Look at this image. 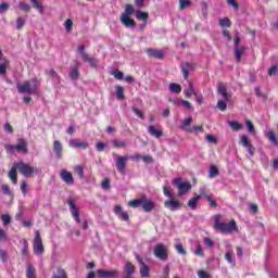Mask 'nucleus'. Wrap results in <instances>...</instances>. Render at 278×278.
Segmentation results:
<instances>
[{
    "label": "nucleus",
    "mask_w": 278,
    "mask_h": 278,
    "mask_svg": "<svg viewBox=\"0 0 278 278\" xmlns=\"http://www.w3.org/2000/svg\"><path fill=\"white\" fill-rule=\"evenodd\" d=\"M40 85L38 84V79L33 78L30 80H26L23 84L17 85V92L20 94H38V87Z\"/></svg>",
    "instance_id": "obj_1"
},
{
    "label": "nucleus",
    "mask_w": 278,
    "mask_h": 278,
    "mask_svg": "<svg viewBox=\"0 0 278 278\" xmlns=\"http://www.w3.org/2000/svg\"><path fill=\"white\" fill-rule=\"evenodd\" d=\"M214 228L222 231V233H232V231H238L236 219H231L229 224H223L220 223V215L215 216Z\"/></svg>",
    "instance_id": "obj_2"
},
{
    "label": "nucleus",
    "mask_w": 278,
    "mask_h": 278,
    "mask_svg": "<svg viewBox=\"0 0 278 278\" xmlns=\"http://www.w3.org/2000/svg\"><path fill=\"white\" fill-rule=\"evenodd\" d=\"M4 149L7 153H24V155H27L29 153V149L27 148V141L25 139H17V144H5Z\"/></svg>",
    "instance_id": "obj_3"
},
{
    "label": "nucleus",
    "mask_w": 278,
    "mask_h": 278,
    "mask_svg": "<svg viewBox=\"0 0 278 278\" xmlns=\"http://www.w3.org/2000/svg\"><path fill=\"white\" fill-rule=\"evenodd\" d=\"M163 193L165 197H168V200L164 202L165 207L167 210H170L172 212H177V210L181 207V203L173 198V192H170V189H168V187H163Z\"/></svg>",
    "instance_id": "obj_4"
},
{
    "label": "nucleus",
    "mask_w": 278,
    "mask_h": 278,
    "mask_svg": "<svg viewBox=\"0 0 278 278\" xmlns=\"http://www.w3.org/2000/svg\"><path fill=\"white\" fill-rule=\"evenodd\" d=\"M173 185L178 188V195L184 197L192 190V185L189 181L184 180L182 178H176L173 180Z\"/></svg>",
    "instance_id": "obj_5"
},
{
    "label": "nucleus",
    "mask_w": 278,
    "mask_h": 278,
    "mask_svg": "<svg viewBox=\"0 0 278 278\" xmlns=\"http://www.w3.org/2000/svg\"><path fill=\"white\" fill-rule=\"evenodd\" d=\"M33 252L35 255H42V253H45V245L42 244V238L40 237V230L35 231V238L33 241Z\"/></svg>",
    "instance_id": "obj_6"
},
{
    "label": "nucleus",
    "mask_w": 278,
    "mask_h": 278,
    "mask_svg": "<svg viewBox=\"0 0 278 278\" xmlns=\"http://www.w3.org/2000/svg\"><path fill=\"white\" fill-rule=\"evenodd\" d=\"M154 256L161 262H166L168 260V248L166 245L159 243L154 248Z\"/></svg>",
    "instance_id": "obj_7"
},
{
    "label": "nucleus",
    "mask_w": 278,
    "mask_h": 278,
    "mask_svg": "<svg viewBox=\"0 0 278 278\" xmlns=\"http://www.w3.org/2000/svg\"><path fill=\"white\" fill-rule=\"evenodd\" d=\"M127 160H129V155L127 154L123 156H118V155L116 156L115 165L118 173H121V175H125L126 173Z\"/></svg>",
    "instance_id": "obj_8"
},
{
    "label": "nucleus",
    "mask_w": 278,
    "mask_h": 278,
    "mask_svg": "<svg viewBox=\"0 0 278 278\" xmlns=\"http://www.w3.org/2000/svg\"><path fill=\"white\" fill-rule=\"evenodd\" d=\"M15 166L24 177H31V175H34V167L27 165L24 162H20L15 164Z\"/></svg>",
    "instance_id": "obj_9"
},
{
    "label": "nucleus",
    "mask_w": 278,
    "mask_h": 278,
    "mask_svg": "<svg viewBox=\"0 0 278 278\" xmlns=\"http://www.w3.org/2000/svg\"><path fill=\"white\" fill-rule=\"evenodd\" d=\"M97 278H116L118 277L119 273L117 269H98L96 271Z\"/></svg>",
    "instance_id": "obj_10"
},
{
    "label": "nucleus",
    "mask_w": 278,
    "mask_h": 278,
    "mask_svg": "<svg viewBox=\"0 0 278 278\" xmlns=\"http://www.w3.org/2000/svg\"><path fill=\"white\" fill-rule=\"evenodd\" d=\"M67 204L70 206L74 220H76V223L79 225L81 223V218H79V210L75 205V200H73L72 198L67 199Z\"/></svg>",
    "instance_id": "obj_11"
},
{
    "label": "nucleus",
    "mask_w": 278,
    "mask_h": 278,
    "mask_svg": "<svg viewBox=\"0 0 278 278\" xmlns=\"http://www.w3.org/2000/svg\"><path fill=\"white\" fill-rule=\"evenodd\" d=\"M240 144L247 149L250 155H255V148L253 144H251V141H249V137H247V135L241 136Z\"/></svg>",
    "instance_id": "obj_12"
},
{
    "label": "nucleus",
    "mask_w": 278,
    "mask_h": 278,
    "mask_svg": "<svg viewBox=\"0 0 278 278\" xmlns=\"http://www.w3.org/2000/svg\"><path fill=\"white\" fill-rule=\"evenodd\" d=\"M63 151H64V147L62 146V142H60V140H54L53 153H54L55 160H62Z\"/></svg>",
    "instance_id": "obj_13"
},
{
    "label": "nucleus",
    "mask_w": 278,
    "mask_h": 278,
    "mask_svg": "<svg viewBox=\"0 0 278 278\" xmlns=\"http://www.w3.org/2000/svg\"><path fill=\"white\" fill-rule=\"evenodd\" d=\"M68 147L72 149H88L90 147V143L88 141H79L77 139H71L68 141Z\"/></svg>",
    "instance_id": "obj_14"
},
{
    "label": "nucleus",
    "mask_w": 278,
    "mask_h": 278,
    "mask_svg": "<svg viewBox=\"0 0 278 278\" xmlns=\"http://www.w3.org/2000/svg\"><path fill=\"white\" fill-rule=\"evenodd\" d=\"M61 179L67 184L68 186H73L75 184V179L73 178V174L66 169L61 170Z\"/></svg>",
    "instance_id": "obj_15"
},
{
    "label": "nucleus",
    "mask_w": 278,
    "mask_h": 278,
    "mask_svg": "<svg viewBox=\"0 0 278 278\" xmlns=\"http://www.w3.org/2000/svg\"><path fill=\"white\" fill-rule=\"evenodd\" d=\"M137 262H138V264L141 265V267H140L141 277L142 278L149 277L150 269H149V266L147 265V263H144V261H142V258L140 256H137Z\"/></svg>",
    "instance_id": "obj_16"
},
{
    "label": "nucleus",
    "mask_w": 278,
    "mask_h": 278,
    "mask_svg": "<svg viewBox=\"0 0 278 278\" xmlns=\"http://www.w3.org/2000/svg\"><path fill=\"white\" fill-rule=\"evenodd\" d=\"M121 23L128 29L136 27V21H134L129 15H122Z\"/></svg>",
    "instance_id": "obj_17"
},
{
    "label": "nucleus",
    "mask_w": 278,
    "mask_h": 278,
    "mask_svg": "<svg viewBox=\"0 0 278 278\" xmlns=\"http://www.w3.org/2000/svg\"><path fill=\"white\" fill-rule=\"evenodd\" d=\"M142 210L146 212H153L155 210V202L151 201L147 197H143V202H142Z\"/></svg>",
    "instance_id": "obj_18"
},
{
    "label": "nucleus",
    "mask_w": 278,
    "mask_h": 278,
    "mask_svg": "<svg viewBox=\"0 0 278 278\" xmlns=\"http://www.w3.org/2000/svg\"><path fill=\"white\" fill-rule=\"evenodd\" d=\"M148 55L150 58H156V60H163L164 59V51L163 50H156V49H148Z\"/></svg>",
    "instance_id": "obj_19"
},
{
    "label": "nucleus",
    "mask_w": 278,
    "mask_h": 278,
    "mask_svg": "<svg viewBox=\"0 0 278 278\" xmlns=\"http://www.w3.org/2000/svg\"><path fill=\"white\" fill-rule=\"evenodd\" d=\"M1 190H2V194H5L7 197H9L10 203H12V201H14V191L10 189V186L3 184L1 186Z\"/></svg>",
    "instance_id": "obj_20"
},
{
    "label": "nucleus",
    "mask_w": 278,
    "mask_h": 278,
    "mask_svg": "<svg viewBox=\"0 0 278 278\" xmlns=\"http://www.w3.org/2000/svg\"><path fill=\"white\" fill-rule=\"evenodd\" d=\"M114 212L117 216H119V218H122V220H129V214L123 211V207H121V205L115 206Z\"/></svg>",
    "instance_id": "obj_21"
},
{
    "label": "nucleus",
    "mask_w": 278,
    "mask_h": 278,
    "mask_svg": "<svg viewBox=\"0 0 278 278\" xmlns=\"http://www.w3.org/2000/svg\"><path fill=\"white\" fill-rule=\"evenodd\" d=\"M247 47L235 48V60L236 62H242V55H244Z\"/></svg>",
    "instance_id": "obj_22"
},
{
    "label": "nucleus",
    "mask_w": 278,
    "mask_h": 278,
    "mask_svg": "<svg viewBox=\"0 0 278 278\" xmlns=\"http://www.w3.org/2000/svg\"><path fill=\"white\" fill-rule=\"evenodd\" d=\"M16 170H18V167H16V165H14L10 170H9V178L11 179V181L16 185L18 184V177L16 176Z\"/></svg>",
    "instance_id": "obj_23"
},
{
    "label": "nucleus",
    "mask_w": 278,
    "mask_h": 278,
    "mask_svg": "<svg viewBox=\"0 0 278 278\" xmlns=\"http://www.w3.org/2000/svg\"><path fill=\"white\" fill-rule=\"evenodd\" d=\"M22 243V250H21V255L22 257H27V255H29V242H27V240H21L20 241Z\"/></svg>",
    "instance_id": "obj_24"
},
{
    "label": "nucleus",
    "mask_w": 278,
    "mask_h": 278,
    "mask_svg": "<svg viewBox=\"0 0 278 278\" xmlns=\"http://www.w3.org/2000/svg\"><path fill=\"white\" fill-rule=\"evenodd\" d=\"M148 132L154 138H162V136H164V132L162 130H157L153 125L149 126Z\"/></svg>",
    "instance_id": "obj_25"
},
{
    "label": "nucleus",
    "mask_w": 278,
    "mask_h": 278,
    "mask_svg": "<svg viewBox=\"0 0 278 278\" xmlns=\"http://www.w3.org/2000/svg\"><path fill=\"white\" fill-rule=\"evenodd\" d=\"M144 201V197H141L140 199H135L128 202L129 207H142V203Z\"/></svg>",
    "instance_id": "obj_26"
},
{
    "label": "nucleus",
    "mask_w": 278,
    "mask_h": 278,
    "mask_svg": "<svg viewBox=\"0 0 278 278\" xmlns=\"http://www.w3.org/2000/svg\"><path fill=\"white\" fill-rule=\"evenodd\" d=\"M26 278H36V267L31 264L26 267Z\"/></svg>",
    "instance_id": "obj_27"
},
{
    "label": "nucleus",
    "mask_w": 278,
    "mask_h": 278,
    "mask_svg": "<svg viewBox=\"0 0 278 278\" xmlns=\"http://www.w3.org/2000/svg\"><path fill=\"white\" fill-rule=\"evenodd\" d=\"M175 249L179 255H186V249H184L180 239H176Z\"/></svg>",
    "instance_id": "obj_28"
},
{
    "label": "nucleus",
    "mask_w": 278,
    "mask_h": 278,
    "mask_svg": "<svg viewBox=\"0 0 278 278\" xmlns=\"http://www.w3.org/2000/svg\"><path fill=\"white\" fill-rule=\"evenodd\" d=\"M199 199H201V195L195 194L189 200L188 206L190 207V210H197V203H199Z\"/></svg>",
    "instance_id": "obj_29"
},
{
    "label": "nucleus",
    "mask_w": 278,
    "mask_h": 278,
    "mask_svg": "<svg viewBox=\"0 0 278 278\" xmlns=\"http://www.w3.org/2000/svg\"><path fill=\"white\" fill-rule=\"evenodd\" d=\"M52 278H68V275L66 274V270H64V268L59 267L56 269V273L52 275Z\"/></svg>",
    "instance_id": "obj_30"
},
{
    "label": "nucleus",
    "mask_w": 278,
    "mask_h": 278,
    "mask_svg": "<svg viewBox=\"0 0 278 278\" xmlns=\"http://www.w3.org/2000/svg\"><path fill=\"white\" fill-rule=\"evenodd\" d=\"M218 93L225 99V101H229V93H227V88L223 86V84L218 85Z\"/></svg>",
    "instance_id": "obj_31"
},
{
    "label": "nucleus",
    "mask_w": 278,
    "mask_h": 278,
    "mask_svg": "<svg viewBox=\"0 0 278 278\" xmlns=\"http://www.w3.org/2000/svg\"><path fill=\"white\" fill-rule=\"evenodd\" d=\"M136 17L138 18V21H143V23H147L149 21V13L136 11Z\"/></svg>",
    "instance_id": "obj_32"
},
{
    "label": "nucleus",
    "mask_w": 278,
    "mask_h": 278,
    "mask_svg": "<svg viewBox=\"0 0 278 278\" xmlns=\"http://www.w3.org/2000/svg\"><path fill=\"white\" fill-rule=\"evenodd\" d=\"M193 93H194V84L192 81H189L188 88L185 89V96L187 99H190Z\"/></svg>",
    "instance_id": "obj_33"
},
{
    "label": "nucleus",
    "mask_w": 278,
    "mask_h": 278,
    "mask_svg": "<svg viewBox=\"0 0 278 278\" xmlns=\"http://www.w3.org/2000/svg\"><path fill=\"white\" fill-rule=\"evenodd\" d=\"M169 90L174 94H179L181 92V85H179L177 83H172V84H169Z\"/></svg>",
    "instance_id": "obj_34"
},
{
    "label": "nucleus",
    "mask_w": 278,
    "mask_h": 278,
    "mask_svg": "<svg viewBox=\"0 0 278 278\" xmlns=\"http://www.w3.org/2000/svg\"><path fill=\"white\" fill-rule=\"evenodd\" d=\"M33 8H35V10H38L39 14H43L45 13V7H42V4H40V2H38V0H29Z\"/></svg>",
    "instance_id": "obj_35"
},
{
    "label": "nucleus",
    "mask_w": 278,
    "mask_h": 278,
    "mask_svg": "<svg viewBox=\"0 0 278 278\" xmlns=\"http://www.w3.org/2000/svg\"><path fill=\"white\" fill-rule=\"evenodd\" d=\"M218 175H219L218 167H216L215 165H211L208 169L210 179H214V177H218Z\"/></svg>",
    "instance_id": "obj_36"
},
{
    "label": "nucleus",
    "mask_w": 278,
    "mask_h": 278,
    "mask_svg": "<svg viewBox=\"0 0 278 278\" xmlns=\"http://www.w3.org/2000/svg\"><path fill=\"white\" fill-rule=\"evenodd\" d=\"M115 89H116V98L119 101H123V99H125V89H123V87H121L119 85H117Z\"/></svg>",
    "instance_id": "obj_37"
},
{
    "label": "nucleus",
    "mask_w": 278,
    "mask_h": 278,
    "mask_svg": "<svg viewBox=\"0 0 278 278\" xmlns=\"http://www.w3.org/2000/svg\"><path fill=\"white\" fill-rule=\"evenodd\" d=\"M48 75H50V77H52L54 84H59L60 83V75H58V72L54 70H50L48 72Z\"/></svg>",
    "instance_id": "obj_38"
},
{
    "label": "nucleus",
    "mask_w": 278,
    "mask_h": 278,
    "mask_svg": "<svg viewBox=\"0 0 278 278\" xmlns=\"http://www.w3.org/2000/svg\"><path fill=\"white\" fill-rule=\"evenodd\" d=\"M229 127H231V129H235L236 131H240V129H242V124L236 122V121H230L228 122Z\"/></svg>",
    "instance_id": "obj_39"
},
{
    "label": "nucleus",
    "mask_w": 278,
    "mask_h": 278,
    "mask_svg": "<svg viewBox=\"0 0 278 278\" xmlns=\"http://www.w3.org/2000/svg\"><path fill=\"white\" fill-rule=\"evenodd\" d=\"M112 144L115 149H125V147H127V142L119 140H113Z\"/></svg>",
    "instance_id": "obj_40"
},
{
    "label": "nucleus",
    "mask_w": 278,
    "mask_h": 278,
    "mask_svg": "<svg viewBox=\"0 0 278 278\" xmlns=\"http://www.w3.org/2000/svg\"><path fill=\"white\" fill-rule=\"evenodd\" d=\"M192 2L190 0H179V10H186V8H190Z\"/></svg>",
    "instance_id": "obj_41"
},
{
    "label": "nucleus",
    "mask_w": 278,
    "mask_h": 278,
    "mask_svg": "<svg viewBox=\"0 0 278 278\" xmlns=\"http://www.w3.org/2000/svg\"><path fill=\"white\" fill-rule=\"evenodd\" d=\"M134 12H136V9H134L131 4H126L125 12L122 15L131 16V14H134Z\"/></svg>",
    "instance_id": "obj_42"
},
{
    "label": "nucleus",
    "mask_w": 278,
    "mask_h": 278,
    "mask_svg": "<svg viewBox=\"0 0 278 278\" xmlns=\"http://www.w3.org/2000/svg\"><path fill=\"white\" fill-rule=\"evenodd\" d=\"M219 25L220 27H231V20H229L228 17H224L219 20Z\"/></svg>",
    "instance_id": "obj_43"
},
{
    "label": "nucleus",
    "mask_w": 278,
    "mask_h": 278,
    "mask_svg": "<svg viewBox=\"0 0 278 278\" xmlns=\"http://www.w3.org/2000/svg\"><path fill=\"white\" fill-rule=\"evenodd\" d=\"M65 30L71 34L73 31V20L68 18L64 23Z\"/></svg>",
    "instance_id": "obj_44"
},
{
    "label": "nucleus",
    "mask_w": 278,
    "mask_h": 278,
    "mask_svg": "<svg viewBox=\"0 0 278 278\" xmlns=\"http://www.w3.org/2000/svg\"><path fill=\"white\" fill-rule=\"evenodd\" d=\"M18 8L24 12H29L31 10V7L27 2H23V1L18 3Z\"/></svg>",
    "instance_id": "obj_45"
},
{
    "label": "nucleus",
    "mask_w": 278,
    "mask_h": 278,
    "mask_svg": "<svg viewBox=\"0 0 278 278\" xmlns=\"http://www.w3.org/2000/svg\"><path fill=\"white\" fill-rule=\"evenodd\" d=\"M112 75L115 77V79H118V80L125 79V74L118 70L113 71Z\"/></svg>",
    "instance_id": "obj_46"
},
{
    "label": "nucleus",
    "mask_w": 278,
    "mask_h": 278,
    "mask_svg": "<svg viewBox=\"0 0 278 278\" xmlns=\"http://www.w3.org/2000/svg\"><path fill=\"white\" fill-rule=\"evenodd\" d=\"M189 75H190V64H186L182 66V77L185 79H188Z\"/></svg>",
    "instance_id": "obj_47"
},
{
    "label": "nucleus",
    "mask_w": 278,
    "mask_h": 278,
    "mask_svg": "<svg viewBox=\"0 0 278 278\" xmlns=\"http://www.w3.org/2000/svg\"><path fill=\"white\" fill-rule=\"evenodd\" d=\"M71 79H78L79 77V70L77 67H73L70 72Z\"/></svg>",
    "instance_id": "obj_48"
},
{
    "label": "nucleus",
    "mask_w": 278,
    "mask_h": 278,
    "mask_svg": "<svg viewBox=\"0 0 278 278\" xmlns=\"http://www.w3.org/2000/svg\"><path fill=\"white\" fill-rule=\"evenodd\" d=\"M267 137L273 142V144H277V136L275 132H273V130L268 129Z\"/></svg>",
    "instance_id": "obj_49"
},
{
    "label": "nucleus",
    "mask_w": 278,
    "mask_h": 278,
    "mask_svg": "<svg viewBox=\"0 0 278 278\" xmlns=\"http://www.w3.org/2000/svg\"><path fill=\"white\" fill-rule=\"evenodd\" d=\"M1 220L3 222L4 226H8L12 223V217H10L8 214H3L1 215Z\"/></svg>",
    "instance_id": "obj_50"
},
{
    "label": "nucleus",
    "mask_w": 278,
    "mask_h": 278,
    "mask_svg": "<svg viewBox=\"0 0 278 278\" xmlns=\"http://www.w3.org/2000/svg\"><path fill=\"white\" fill-rule=\"evenodd\" d=\"M225 260H227L228 264H232V266H236V261H233V255L231 252H226Z\"/></svg>",
    "instance_id": "obj_51"
},
{
    "label": "nucleus",
    "mask_w": 278,
    "mask_h": 278,
    "mask_svg": "<svg viewBox=\"0 0 278 278\" xmlns=\"http://www.w3.org/2000/svg\"><path fill=\"white\" fill-rule=\"evenodd\" d=\"M245 126L248 127L249 134H255V126H253L251 121H245Z\"/></svg>",
    "instance_id": "obj_52"
},
{
    "label": "nucleus",
    "mask_w": 278,
    "mask_h": 278,
    "mask_svg": "<svg viewBox=\"0 0 278 278\" xmlns=\"http://www.w3.org/2000/svg\"><path fill=\"white\" fill-rule=\"evenodd\" d=\"M22 27H25V18L24 17H17V20H16V29H21Z\"/></svg>",
    "instance_id": "obj_53"
},
{
    "label": "nucleus",
    "mask_w": 278,
    "mask_h": 278,
    "mask_svg": "<svg viewBox=\"0 0 278 278\" xmlns=\"http://www.w3.org/2000/svg\"><path fill=\"white\" fill-rule=\"evenodd\" d=\"M0 260L3 262V264H8V252L0 250Z\"/></svg>",
    "instance_id": "obj_54"
},
{
    "label": "nucleus",
    "mask_w": 278,
    "mask_h": 278,
    "mask_svg": "<svg viewBox=\"0 0 278 278\" xmlns=\"http://www.w3.org/2000/svg\"><path fill=\"white\" fill-rule=\"evenodd\" d=\"M217 108L220 112H225V110H227V103L223 100H218Z\"/></svg>",
    "instance_id": "obj_55"
},
{
    "label": "nucleus",
    "mask_w": 278,
    "mask_h": 278,
    "mask_svg": "<svg viewBox=\"0 0 278 278\" xmlns=\"http://www.w3.org/2000/svg\"><path fill=\"white\" fill-rule=\"evenodd\" d=\"M8 10H10V4L2 2L0 4V14H5V12H8Z\"/></svg>",
    "instance_id": "obj_56"
},
{
    "label": "nucleus",
    "mask_w": 278,
    "mask_h": 278,
    "mask_svg": "<svg viewBox=\"0 0 278 278\" xmlns=\"http://www.w3.org/2000/svg\"><path fill=\"white\" fill-rule=\"evenodd\" d=\"M83 60L85 62H88L90 64V66H96L94 59L90 58V55L84 54V59Z\"/></svg>",
    "instance_id": "obj_57"
},
{
    "label": "nucleus",
    "mask_w": 278,
    "mask_h": 278,
    "mask_svg": "<svg viewBox=\"0 0 278 278\" xmlns=\"http://www.w3.org/2000/svg\"><path fill=\"white\" fill-rule=\"evenodd\" d=\"M190 134H199V131H203V126H193L191 129H187Z\"/></svg>",
    "instance_id": "obj_58"
},
{
    "label": "nucleus",
    "mask_w": 278,
    "mask_h": 278,
    "mask_svg": "<svg viewBox=\"0 0 278 278\" xmlns=\"http://www.w3.org/2000/svg\"><path fill=\"white\" fill-rule=\"evenodd\" d=\"M228 5H230L231 8H233V10L238 11L240 9V5L238 4V2H236V0H227Z\"/></svg>",
    "instance_id": "obj_59"
},
{
    "label": "nucleus",
    "mask_w": 278,
    "mask_h": 278,
    "mask_svg": "<svg viewBox=\"0 0 278 278\" xmlns=\"http://www.w3.org/2000/svg\"><path fill=\"white\" fill-rule=\"evenodd\" d=\"M79 179H84V167H81L80 165L76 166L75 168Z\"/></svg>",
    "instance_id": "obj_60"
},
{
    "label": "nucleus",
    "mask_w": 278,
    "mask_h": 278,
    "mask_svg": "<svg viewBox=\"0 0 278 278\" xmlns=\"http://www.w3.org/2000/svg\"><path fill=\"white\" fill-rule=\"evenodd\" d=\"M203 241H204V244H205L206 247H208V249H212V247H214V241L211 240L210 237H205V238L203 239Z\"/></svg>",
    "instance_id": "obj_61"
},
{
    "label": "nucleus",
    "mask_w": 278,
    "mask_h": 278,
    "mask_svg": "<svg viewBox=\"0 0 278 278\" xmlns=\"http://www.w3.org/2000/svg\"><path fill=\"white\" fill-rule=\"evenodd\" d=\"M192 123V117H186L182 123H181V127L182 129L188 127L190 124Z\"/></svg>",
    "instance_id": "obj_62"
},
{
    "label": "nucleus",
    "mask_w": 278,
    "mask_h": 278,
    "mask_svg": "<svg viewBox=\"0 0 278 278\" xmlns=\"http://www.w3.org/2000/svg\"><path fill=\"white\" fill-rule=\"evenodd\" d=\"M21 192L22 194H27V181L25 180L21 182Z\"/></svg>",
    "instance_id": "obj_63"
},
{
    "label": "nucleus",
    "mask_w": 278,
    "mask_h": 278,
    "mask_svg": "<svg viewBox=\"0 0 278 278\" xmlns=\"http://www.w3.org/2000/svg\"><path fill=\"white\" fill-rule=\"evenodd\" d=\"M198 276L200 278H210V274H207V271H205V270L198 271Z\"/></svg>",
    "instance_id": "obj_64"
}]
</instances>
